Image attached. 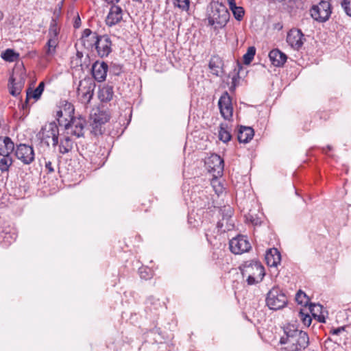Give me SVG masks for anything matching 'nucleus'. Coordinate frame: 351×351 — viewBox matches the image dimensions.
Returning <instances> with one entry per match:
<instances>
[{"mask_svg": "<svg viewBox=\"0 0 351 351\" xmlns=\"http://www.w3.org/2000/svg\"><path fill=\"white\" fill-rule=\"evenodd\" d=\"M285 335L280 338V343L286 345L287 351H300L306 348L309 343L306 332L287 326L284 330Z\"/></svg>", "mask_w": 351, "mask_h": 351, "instance_id": "nucleus-1", "label": "nucleus"}, {"mask_svg": "<svg viewBox=\"0 0 351 351\" xmlns=\"http://www.w3.org/2000/svg\"><path fill=\"white\" fill-rule=\"evenodd\" d=\"M230 19V14L226 6L219 1L210 2L208 12L207 20L208 25L215 29L223 28L226 26Z\"/></svg>", "mask_w": 351, "mask_h": 351, "instance_id": "nucleus-2", "label": "nucleus"}, {"mask_svg": "<svg viewBox=\"0 0 351 351\" xmlns=\"http://www.w3.org/2000/svg\"><path fill=\"white\" fill-rule=\"evenodd\" d=\"M243 278H246L248 285H253L261 282L265 276V269L257 261H245L240 267Z\"/></svg>", "mask_w": 351, "mask_h": 351, "instance_id": "nucleus-3", "label": "nucleus"}, {"mask_svg": "<svg viewBox=\"0 0 351 351\" xmlns=\"http://www.w3.org/2000/svg\"><path fill=\"white\" fill-rule=\"evenodd\" d=\"M39 136L47 146L51 143L53 147H56L59 142V129L56 123L52 121L45 124L39 132Z\"/></svg>", "mask_w": 351, "mask_h": 351, "instance_id": "nucleus-4", "label": "nucleus"}, {"mask_svg": "<svg viewBox=\"0 0 351 351\" xmlns=\"http://www.w3.org/2000/svg\"><path fill=\"white\" fill-rule=\"evenodd\" d=\"M287 298L284 292L278 287L272 288L266 298L267 306L271 310H279L285 306Z\"/></svg>", "mask_w": 351, "mask_h": 351, "instance_id": "nucleus-5", "label": "nucleus"}, {"mask_svg": "<svg viewBox=\"0 0 351 351\" xmlns=\"http://www.w3.org/2000/svg\"><path fill=\"white\" fill-rule=\"evenodd\" d=\"M59 34V28L56 22L52 20L51 22L48 36V41L45 47V58L47 59L54 56L56 51V47L58 46V35Z\"/></svg>", "mask_w": 351, "mask_h": 351, "instance_id": "nucleus-6", "label": "nucleus"}, {"mask_svg": "<svg viewBox=\"0 0 351 351\" xmlns=\"http://www.w3.org/2000/svg\"><path fill=\"white\" fill-rule=\"evenodd\" d=\"M95 88V83L91 79L84 78L80 81L77 88L78 99L82 104H88L93 96V92Z\"/></svg>", "mask_w": 351, "mask_h": 351, "instance_id": "nucleus-7", "label": "nucleus"}, {"mask_svg": "<svg viewBox=\"0 0 351 351\" xmlns=\"http://www.w3.org/2000/svg\"><path fill=\"white\" fill-rule=\"evenodd\" d=\"M331 14L330 3L328 1L322 0L317 5L311 9V15L313 19L319 22L328 20Z\"/></svg>", "mask_w": 351, "mask_h": 351, "instance_id": "nucleus-8", "label": "nucleus"}, {"mask_svg": "<svg viewBox=\"0 0 351 351\" xmlns=\"http://www.w3.org/2000/svg\"><path fill=\"white\" fill-rule=\"evenodd\" d=\"M90 125L95 134L101 133V127L110 120V114L106 110L99 108L93 110L90 116Z\"/></svg>", "mask_w": 351, "mask_h": 351, "instance_id": "nucleus-9", "label": "nucleus"}, {"mask_svg": "<svg viewBox=\"0 0 351 351\" xmlns=\"http://www.w3.org/2000/svg\"><path fill=\"white\" fill-rule=\"evenodd\" d=\"M205 166L215 178L220 177L223 171V160L217 154H213L205 160Z\"/></svg>", "mask_w": 351, "mask_h": 351, "instance_id": "nucleus-10", "label": "nucleus"}, {"mask_svg": "<svg viewBox=\"0 0 351 351\" xmlns=\"http://www.w3.org/2000/svg\"><path fill=\"white\" fill-rule=\"evenodd\" d=\"M86 121L82 117H73L64 124L67 134H71L77 138L84 136V128Z\"/></svg>", "mask_w": 351, "mask_h": 351, "instance_id": "nucleus-11", "label": "nucleus"}, {"mask_svg": "<svg viewBox=\"0 0 351 351\" xmlns=\"http://www.w3.org/2000/svg\"><path fill=\"white\" fill-rule=\"evenodd\" d=\"M230 251L235 254H241L248 252L251 249V244L247 237L239 235L232 239L229 243Z\"/></svg>", "mask_w": 351, "mask_h": 351, "instance_id": "nucleus-12", "label": "nucleus"}, {"mask_svg": "<svg viewBox=\"0 0 351 351\" xmlns=\"http://www.w3.org/2000/svg\"><path fill=\"white\" fill-rule=\"evenodd\" d=\"M15 156L24 165H29L34 160V151L32 146L20 144L14 152Z\"/></svg>", "mask_w": 351, "mask_h": 351, "instance_id": "nucleus-13", "label": "nucleus"}, {"mask_svg": "<svg viewBox=\"0 0 351 351\" xmlns=\"http://www.w3.org/2000/svg\"><path fill=\"white\" fill-rule=\"evenodd\" d=\"M94 49L99 57H107L112 51V41L110 37L106 34L100 35L97 39Z\"/></svg>", "mask_w": 351, "mask_h": 351, "instance_id": "nucleus-14", "label": "nucleus"}, {"mask_svg": "<svg viewBox=\"0 0 351 351\" xmlns=\"http://www.w3.org/2000/svg\"><path fill=\"white\" fill-rule=\"evenodd\" d=\"M220 112L222 117L227 120H230L232 117L233 108L232 99L228 92L222 94L218 102Z\"/></svg>", "mask_w": 351, "mask_h": 351, "instance_id": "nucleus-15", "label": "nucleus"}, {"mask_svg": "<svg viewBox=\"0 0 351 351\" xmlns=\"http://www.w3.org/2000/svg\"><path fill=\"white\" fill-rule=\"evenodd\" d=\"M304 41V36L300 29H291L287 34V42L293 49L299 50Z\"/></svg>", "mask_w": 351, "mask_h": 351, "instance_id": "nucleus-16", "label": "nucleus"}, {"mask_svg": "<svg viewBox=\"0 0 351 351\" xmlns=\"http://www.w3.org/2000/svg\"><path fill=\"white\" fill-rule=\"evenodd\" d=\"M99 36L97 32H93L90 29H85L82 32L80 41L84 48L93 50Z\"/></svg>", "mask_w": 351, "mask_h": 351, "instance_id": "nucleus-17", "label": "nucleus"}, {"mask_svg": "<svg viewBox=\"0 0 351 351\" xmlns=\"http://www.w3.org/2000/svg\"><path fill=\"white\" fill-rule=\"evenodd\" d=\"M74 107L69 102H66L56 112V117L60 125H64L71 118H73Z\"/></svg>", "mask_w": 351, "mask_h": 351, "instance_id": "nucleus-18", "label": "nucleus"}, {"mask_svg": "<svg viewBox=\"0 0 351 351\" xmlns=\"http://www.w3.org/2000/svg\"><path fill=\"white\" fill-rule=\"evenodd\" d=\"M108 71V64L104 62H95L92 66V74L95 80H105Z\"/></svg>", "mask_w": 351, "mask_h": 351, "instance_id": "nucleus-19", "label": "nucleus"}, {"mask_svg": "<svg viewBox=\"0 0 351 351\" xmlns=\"http://www.w3.org/2000/svg\"><path fill=\"white\" fill-rule=\"evenodd\" d=\"M123 11L120 6L116 4L112 5L110 12L106 17V24L113 26L122 20Z\"/></svg>", "mask_w": 351, "mask_h": 351, "instance_id": "nucleus-20", "label": "nucleus"}, {"mask_svg": "<svg viewBox=\"0 0 351 351\" xmlns=\"http://www.w3.org/2000/svg\"><path fill=\"white\" fill-rule=\"evenodd\" d=\"M223 62L219 56H214L211 57L209 61L208 67L212 74L216 76L221 75L223 73Z\"/></svg>", "mask_w": 351, "mask_h": 351, "instance_id": "nucleus-21", "label": "nucleus"}, {"mask_svg": "<svg viewBox=\"0 0 351 351\" xmlns=\"http://www.w3.org/2000/svg\"><path fill=\"white\" fill-rule=\"evenodd\" d=\"M265 261L269 267H277L280 263L281 255L276 248H271L267 251Z\"/></svg>", "mask_w": 351, "mask_h": 351, "instance_id": "nucleus-22", "label": "nucleus"}, {"mask_svg": "<svg viewBox=\"0 0 351 351\" xmlns=\"http://www.w3.org/2000/svg\"><path fill=\"white\" fill-rule=\"evenodd\" d=\"M269 59L275 66H282L286 62L287 57L278 49L271 50L269 53Z\"/></svg>", "mask_w": 351, "mask_h": 351, "instance_id": "nucleus-23", "label": "nucleus"}, {"mask_svg": "<svg viewBox=\"0 0 351 351\" xmlns=\"http://www.w3.org/2000/svg\"><path fill=\"white\" fill-rule=\"evenodd\" d=\"M254 135V132L251 127L240 126L237 138L239 143H247L252 139Z\"/></svg>", "mask_w": 351, "mask_h": 351, "instance_id": "nucleus-24", "label": "nucleus"}, {"mask_svg": "<svg viewBox=\"0 0 351 351\" xmlns=\"http://www.w3.org/2000/svg\"><path fill=\"white\" fill-rule=\"evenodd\" d=\"M14 149V143L9 137L0 138V155H10Z\"/></svg>", "mask_w": 351, "mask_h": 351, "instance_id": "nucleus-25", "label": "nucleus"}, {"mask_svg": "<svg viewBox=\"0 0 351 351\" xmlns=\"http://www.w3.org/2000/svg\"><path fill=\"white\" fill-rule=\"evenodd\" d=\"M73 144L74 143L73 140L69 136H65L60 140L59 144V152L62 154L69 153L73 148Z\"/></svg>", "mask_w": 351, "mask_h": 351, "instance_id": "nucleus-26", "label": "nucleus"}, {"mask_svg": "<svg viewBox=\"0 0 351 351\" xmlns=\"http://www.w3.org/2000/svg\"><path fill=\"white\" fill-rule=\"evenodd\" d=\"M228 2L235 19L239 21H241L245 14L244 9L241 6H237L234 0H228Z\"/></svg>", "mask_w": 351, "mask_h": 351, "instance_id": "nucleus-27", "label": "nucleus"}, {"mask_svg": "<svg viewBox=\"0 0 351 351\" xmlns=\"http://www.w3.org/2000/svg\"><path fill=\"white\" fill-rule=\"evenodd\" d=\"M113 88L110 86H103L99 93V98L102 102L110 101L113 97Z\"/></svg>", "mask_w": 351, "mask_h": 351, "instance_id": "nucleus-28", "label": "nucleus"}, {"mask_svg": "<svg viewBox=\"0 0 351 351\" xmlns=\"http://www.w3.org/2000/svg\"><path fill=\"white\" fill-rule=\"evenodd\" d=\"M44 87L45 84L43 82H41L35 90H32L28 89L27 90L25 102L27 103L30 98H34L36 100H38L44 90Z\"/></svg>", "mask_w": 351, "mask_h": 351, "instance_id": "nucleus-29", "label": "nucleus"}, {"mask_svg": "<svg viewBox=\"0 0 351 351\" xmlns=\"http://www.w3.org/2000/svg\"><path fill=\"white\" fill-rule=\"evenodd\" d=\"M22 82H15V78L12 76L9 80V89L10 93L14 97L18 96L22 90Z\"/></svg>", "mask_w": 351, "mask_h": 351, "instance_id": "nucleus-30", "label": "nucleus"}, {"mask_svg": "<svg viewBox=\"0 0 351 351\" xmlns=\"http://www.w3.org/2000/svg\"><path fill=\"white\" fill-rule=\"evenodd\" d=\"M231 130L227 124L221 123L219 130V138L223 143H228L231 140Z\"/></svg>", "mask_w": 351, "mask_h": 351, "instance_id": "nucleus-31", "label": "nucleus"}, {"mask_svg": "<svg viewBox=\"0 0 351 351\" xmlns=\"http://www.w3.org/2000/svg\"><path fill=\"white\" fill-rule=\"evenodd\" d=\"M0 171L2 173L8 171L13 163L12 156L10 155H0Z\"/></svg>", "mask_w": 351, "mask_h": 351, "instance_id": "nucleus-32", "label": "nucleus"}, {"mask_svg": "<svg viewBox=\"0 0 351 351\" xmlns=\"http://www.w3.org/2000/svg\"><path fill=\"white\" fill-rule=\"evenodd\" d=\"M19 53H16L13 49H7L1 53V58L7 62H14L19 58Z\"/></svg>", "mask_w": 351, "mask_h": 351, "instance_id": "nucleus-33", "label": "nucleus"}, {"mask_svg": "<svg viewBox=\"0 0 351 351\" xmlns=\"http://www.w3.org/2000/svg\"><path fill=\"white\" fill-rule=\"evenodd\" d=\"M256 53V49L254 47H248L246 53L243 56V62L245 64H249L252 60Z\"/></svg>", "mask_w": 351, "mask_h": 351, "instance_id": "nucleus-34", "label": "nucleus"}, {"mask_svg": "<svg viewBox=\"0 0 351 351\" xmlns=\"http://www.w3.org/2000/svg\"><path fill=\"white\" fill-rule=\"evenodd\" d=\"M295 300L298 304L306 306L309 299L304 292L300 290L295 295Z\"/></svg>", "mask_w": 351, "mask_h": 351, "instance_id": "nucleus-35", "label": "nucleus"}, {"mask_svg": "<svg viewBox=\"0 0 351 351\" xmlns=\"http://www.w3.org/2000/svg\"><path fill=\"white\" fill-rule=\"evenodd\" d=\"M56 161L47 160L45 158V170L47 173H52L55 171Z\"/></svg>", "mask_w": 351, "mask_h": 351, "instance_id": "nucleus-36", "label": "nucleus"}, {"mask_svg": "<svg viewBox=\"0 0 351 351\" xmlns=\"http://www.w3.org/2000/svg\"><path fill=\"white\" fill-rule=\"evenodd\" d=\"M176 6L182 10H187L189 8V0H173Z\"/></svg>", "mask_w": 351, "mask_h": 351, "instance_id": "nucleus-37", "label": "nucleus"}, {"mask_svg": "<svg viewBox=\"0 0 351 351\" xmlns=\"http://www.w3.org/2000/svg\"><path fill=\"white\" fill-rule=\"evenodd\" d=\"M299 317L302 320L304 325H305L306 326H309L311 325L312 319L308 314H305L302 311H300L299 312Z\"/></svg>", "mask_w": 351, "mask_h": 351, "instance_id": "nucleus-38", "label": "nucleus"}, {"mask_svg": "<svg viewBox=\"0 0 351 351\" xmlns=\"http://www.w3.org/2000/svg\"><path fill=\"white\" fill-rule=\"evenodd\" d=\"M322 306L320 304H311L309 306V310L314 317H316L318 313H321Z\"/></svg>", "mask_w": 351, "mask_h": 351, "instance_id": "nucleus-39", "label": "nucleus"}, {"mask_svg": "<svg viewBox=\"0 0 351 351\" xmlns=\"http://www.w3.org/2000/svg\"><path fill=\"white\" fill-rule=\"evenodd\" d=\"M341 6L346 14L351 16V0H343Z\"/></svg>", "mask_w": 351, "mask_h": 351, "instance_id": "nucleus-40", "label": "nucleus"}, {"mask_svg": "<svg viewBox=\"0 0 351 351\" xmlns=\"http://www.w3.org/2000/svg\"><path fill=\"white\" fill-rule=\"evenodd\" d=\"M213 187L217 195H219L223 192V186L218 182L217 180H213L212 181Z\"/></svg>", "mask_w": 351, "mask_h": 351, "instance_id": "nucleus-41", "label": "nucleus"}, {"mask_svg": "<svg viewBox=\"0 0 351 351\" xmlns=\"http://www.w3.org/2000/svg\"><path fill=\"white\" fill-rule=\"evenodd\" d=\"M139 274H140V276H141V278L148 279V278H150V274L147 271V268H144V267L140 268L139 269Z\"/></svg>", "mask_w": 351, "mask_h": 351, "instance_id": "nucleus-42", "label": "nucleus"}, {"mask_svg": "<svg viewBox=\"0 0 351 351\" xmlns=\"http://www.w3.org/2000/svg\"><path fill=\"white\" fill-rule=\"evenodd\" d=\"M345 330L344 327H339L337 328H334L331 330V333L334 335H339L342 331Z\"/></svg>", "mask_w": 351, "mask_h": 351, "instance_id": "nucleus-43", "label": "nucleus"}, {"mask_svg": "<svg viewBox=\"0 0 351 351\" xmlns=\"http://www.w3.org/2000/svg\"><path fill=\"white\" fill-rule=\"evenodd\" d=\"M81 25V19L79 16V15H77L75 18V20H74V23H73V27L77 29V28H79Z\"/></svg>", "mask_w": 351, "mask_h": 351, "instance_id": "nucleus-44", "label": "nucleus"}, {"mask_svg": "<svg viewBox=\"0 0 351 351\" xmlns=\"http://www.w3.org/2000/svg\"><path fill=\"white\" fill-rule=\"evenodd\" d=\"M316 317H317V320L321 323H324L326 322L325 317L323 315H317Z\"/></svg>", "mask_w": 351, "mask_h": 351, "instance_id": "nucleus-45", "label": "nucleus"}, {"mask_svg": "<svg viewBox=\"0 0 351 351\" xmlns=\"http://www.w3.org/2000/svg\"><path fill=\"white\" fill-rule=\"evenodd\" d=\"M104 1L105 2H106L108 4H112V5L117 4L120 1V0H104Z\"/></svg>", "mask_w": 351, "mask_h": 351, "instance_id": "nucleus-46", "label": "nucleus"}, {"mask_svg": "<svg viewBox=\"0 0 351 351\" xmlns=\"http://www.w3.org/2000/svg\"><path fill=\"white\" fill-rule=\"evenodd\" d=\"M3 19V13L0 11V21Z\"/></svg>", "mask_w": 351, "mask_h": 351, "instance_id": "nucleus-47", "label": "nucleus"}]
</instances>
